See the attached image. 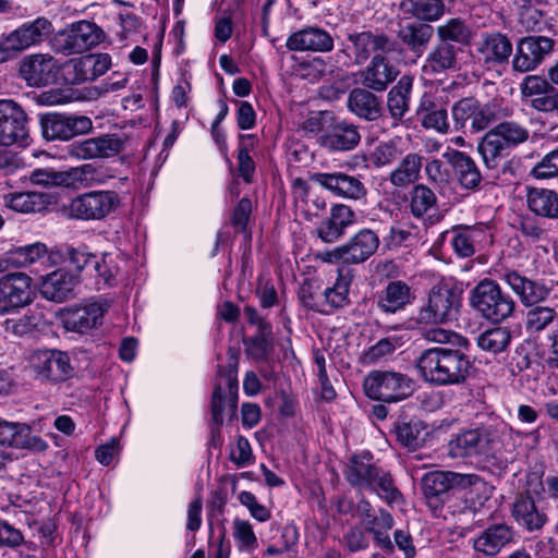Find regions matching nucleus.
<instances>
[{"label": "nucleus", "instance_id": "51", "mask_svg": "<svg viewBox=\"0 0 558 558\" xmlns=\"http://www.w3.org/2000/svg\"><path fill=\"white\" fill-rule=\"evenodd\" d=\"M438 40L441 43H450L454 45H469L472 39V29L460 17H452L440 24L436 28Z\"/></svg>", "mask_w": 558, "mask_h": 558}, {"label": "nucleus", "instance_id": "41", "mask_svg": "<svg viewBox=\"0 0 558 558\" xmlns=\"http://www.w3.org/2000/svg\"><path fill=\"white\" fill-rule=\"evenodd\" d=\"M448 162L453 168V171L462 187L466 190L478 189L482 174L475 161L464 151L451 150L445 154Z\"/></svg>", "mask_w": 558, "mask_h": 558}, {"label": "nucleus", "instance_id": "38", "mask_svg": "<svg viewBox=\"0 0 558 558\" xmlns=\"http://www.w3.org/2000/svg\"><path fill=\"white\" fill-rule=\"evenodd\" d=\"M53 203L48 193L14 192L3 196L4 206L20 214H44Z\"/></svg>", "mask_w": 558, "mask_h": 558}, {"label": "nucleus", "instance_id": "53", "mask_svg": "<svg viewBox=\"0 0 558 558\" xmlns=\"http://www.w3.org/2000/svg\"><path fill=\"white\" fill-rule=\"evenodd\" d=\"M351 284V276L349 274L338 272V277L332 287L325 289V304L330 310L342 308L349 304V288Z\"/></svg>", "mask_w": 558, "mask_h": 558}, {"label": "nucleus", "instance_id": "31", "mask_svg": "<svg viewBox=\"0 0 558 558\" xmlns=\"http://www.w3.org/2000/svg\"><path fill=\"white\" fill-rule=\"evenodd\" d=\"M77 277L66 269H57L43 277L39 291L44 299L62 303L74 298Z\"/></svg>", "mask_w": 558, "mask_h": 558}, {"label": "nucleus", "instance_id": "46", "mask_svg": "<svg viewBox=\"0 0 558 558\" xmlns=\"http://www.w3.org/2000/svg\"><path fill=\"white\" fill-rule=\"evenodd\" d=\"M527 208L538 217L558 219V192L531 187L526 194Z\"/></svg>", "mask_w": 558, "mask_h": 558}, {"label": "nucleus", "instance_id": "55", "mask_svg": "<svg viewBox=\"0 0 558 558\" xmlns=\"http://www.w3.org/2000/svg\"><path fill=\"white\" fill-rule=\"evenodd\" d=\"M511 341V332L507 327L488 329L477 337V345L487 352L499 353L505 351Z\"/></svg>", "mask_w": 558, "mask_h": 558}, {"label": "nucleus", "instance_id": "17", "mask_svg": "<svg viewBox=\"0 0 558 558\" xmlns=\"http://www.w3.org/2000/svg\"><path fill=\"white\" fill-rule=\"evenodd\" d=\"M554 39L530 35L519 39L512 59V70L519 73L534 71L554 50Z\"/></svg>", "mask_w": 558, "mask_h": 558}, {"label": "nucleus", "instance_id": "57", "mask_svg": "<svg viewBox=\"0 0 558 558\" xmlns=\"http://www.w3.org/2000/svg\"><path fill=\"white\" fill-rule=\"evenodd\" d=\"M64 78L71 85H80L93 81L90 62L87 56L71 59L64 64Z\"/></svg>", "mask_w": 558, "mask_h": 558}, {"label": "nucleus", "instance_id": "23", "mask_svg": "<svg viewBox=\"0 0 558 558\" xmlns=\"http://www.w3.org/2000/svg\"><path fill=\"white\" fill-rule=\"evenodd\" d=\"M0 445L36 452H43L48 448V444L41 437L32 434L28 424L4 418H0Z\"/></svg>", "mask_w": 558, "mask_h": 558}, {"label": "nucleus", "instance_id": "16", "mask_svg": "<svg viewBox=\"0 0 558 558\" xmlns=\"http://www.w3.org/2000/svg\"><path fill=\"white\" fill-rule=\"evenodd\" d=\"M31 367L41 381L64 383L74 376L69 355L59 350H38L31 356Z\"/></svg>", "mask_w": 558, "mask_h": 558}, {"label": "nucleus", "instance_id": "8", "mask_svg": "<svg viewBox=\"0 0 558 558\" xmlns=\"http://www.w3.org/2000/svg\"><path fill=\"white\" fill-rule=\"evenodd\" d=\"M52 32V23L44 16L25 22L8 34L0 35V63L16 58L32 46L38 45Z\"/></svg>", "mask_w": 558, "mask_h": 558}, {"label": "nucleus", "instance_id": "36", "mask_svg": "<svg viewBox=\"0 0 558 558\" xmlns=\"http://www.w3.org/2000/svg\"><path fill=\"white\" fill-rule=\"evenodd\" d=\"M372 454L352 456L344 470L345 480L353 487L368 490L381 468L372 463Z\"/></svg>", "mask_w": 558, "mask_h": 558}, {"label": "nucleus", "instance_id": "3", "mask_svg": "<svg viewBox=\"0 0 558 558\" xmlns=\"http://www.w3.org/2000/svg\"><path fill=\"white\" fill-rule=\"evenodd\" d=\"M402 48L398 40L381 29H362L348 34V44L339 51L351 64L362 65L372 58L399 54Z\"/></svg>", "mask_w": 558, "mask_h": 558}, {"label": "nucleus", "instance_id": "42", "mask_svg": "<svg viewBox=\"0 0 558 558\" xmlns=\"http://www.w3.org/2000/svg\"><path fill=\"white\" fill-rule=\"evenodd\" d=\"M413 298L408 283L401 280L390 281L379 293L377 306L385 313L395 314L411 304Z\"/></svg>", "mask_w": 558, "mask_h": 558}, {"label": "nucleus", "instance_id": "50", "mask_svg": "<svg viewBox=\"0 0 558 558\" xmlns=\"http://www.w3.org/2000/svg\"><path fill=\"white\" fill-rule=\"evenodd\" d=\"M558 320L556 307L536 304L530 306L524 317V328L530 335H538Z\"/></svg>", "mask_w": 558, "mask_h": 558}, {"label": "nucleus", "instance_id": "22", "mask_svg": "<svg viewBox=\"0 0 558 558\" xmlns=\"http://www.w3.org/2000/svg\"><path fill=\"white\" fill-rule=\"evenodd\" d=\"M311 180L342 198L362 201L367 195V187L361 178L344 172H316Z\"/></svg>", "mask_w": 558, "mask_h": 558}, {"label": "nucleus", "instance_id": "62", "mask_svg": "<svg viewBox=\"0 0 558 558\" xmlns=\"http://www.w3.org/2000/svg\"><path fill=\"white\" fill-rule=\"evenodd\" d=\"M531 174L538 180L558 177V148L546 154L542 160L533 167Z\"/></svg>", "mask_w": 558, "mask_h": 558}, {"label": "nucleus", "instance_id": "27", "mask_svg": "<svg viewBox=\"0 0 558 558\" xmlns=\"http://www.w3.org/2000/svg\"><path fill=\"white\" fill-rule=\"evenodd\" d=\"M502 278L525 307L544 302L550 293L544 282L532 280L517 270H506Z\"/></svg>", "mask_w": 558, "mask_h": 558}, {"label": "nucleus", "instance_id": "21", "mask_svg": "<svg viewBox=\"0 0 558 558\" xmlns=\"http://www.w3.org/2000/svg\"><path fill=\"white\" fill-rule=\"evenodd\" d=\"M462 53L463 49L460 46L438 40L424 59L423 75L434 78L460 70V56Z\"/></svg>", "mask_w": 558, "mask_h": 558}, {"label": "nucleus", "instance_id": "15", "mask_svg": "<svg viewBox=\"0 0 558 558\" xmlns=\"http://www.w3.org/2000/svg\"><path fill=\"white\" fill-rule=\"evenodd\" d=\"M40 128L47 141H69L93 130L86 116L50 112L40 117Z\"/></svg>", "mask_w": 558, "mask_h": 558}, {"label": "nucleus", "instance_id": "29", "mask_svg": "<svg viewBox=\"0 0 558 558\" xmlns=\"http://www.w3.org/2000/svg\"><path fill=\"white\" fill-rule=\"evenodd\" d=\"M398 68L390 62L389 57L372 58L368 64L361 70L360 80L364 87L373 92H384L398 77Z\"/></svg>", "mask_w": 558, "mask_h": 558}, {"label": "nucleus", "instance_id": "61", "mask_svg": "<svg viewBox=\"0 0 558 558\" xmlns=\"http://www.w3.org/2000/svg\"><path fill=\"white\" fill-rule=\"evenodd\" d=\"M251 138V135H240L239 148H238V171L239 175L246 182L250 183L253 180L255 172V162L248 154V147L245 144V140Z\"/></svg>", "mask_w": 558, "mask_h": 558}, {"label": "nucleus", "instance_id": "19", "mask_svg": "<svg viewBox=\"0 0 558 558\" xmlns=\"http://www.w3.org/2000/svg\"><path fill=\"white\" fill-rule=\"evenodd\" d=\"M61 65L50 53H32L19 62V75L29 87H43L52 84Z\"/></svg>", "mask_w": 558, "mask_h": 558}, {"label": "nucleus", "instance_id": "24", "mask_svg": "<svg viewBox=\"0 0 558 558\" xmlns=\"http://www.w3.org/2000/svg\"><path fill=\"white\" fill-rule=\"evenodd\" d=\"M106 311V304L102 302H90L68 308L61 316L62 325L68 331L83 335L101 325Z\"/></svg>", "mask_w": 558, "mask_h": 558}, {"label": "nucleus", "instance_id": "56", "mask_svg": "<svg viewBox=\"0 0 558 558\" xmlns=\"http://www.w3.org/2000/svg\"><path fill=\"white\" fill-rule=\"evenodd\" d=\"M232 535L240 551L253 553L258 547L257 537L247 520L235 518L232 522Z\"/></svg>", "mask_w": 558, "mask_h": 558}, {"label": "nucleus", "instance_id": "13", "mask_svg": "<svg viewBox=\"0 0 558 558\" xmlns=\"http://www.w3.org/2000/svg\"><path fill=\"white\" fill-rule=\"evenodd\" d=\"M29 119L25 109L13 99H0V145L26 146Z\"/></svg>", "mask_w": 558, "mask_h": 558}, {"label": "nucleus", "instance_id": "18", "mask_svg": "<svg viewBox=\"0 0 558 558\" xmlns=\"http://www.w3.org/2000/svg\"><path fill=\"white\" fill-rule=\"evenodd\" d=\"M448 235H451L450 242L454 253L462 258L473 256L492 242V233L485 223L454 226L441 232L439 240L445 241Z\"/></svg>", "mask_w": 558, "mask_h": 558}, {"label": "nucleus", "instance_id": "20", "mask_svg": "<svg viewBox=\"0 0 558 558\" xmlns=\"http://www.w3.org/2000/svg\"><path fill=\"white\" fill-rule=\"evenodd\" d=\"M32 278L24 272H11L0 278V311L10 312L33 302Z\"/></svg>", "mask_w": 558, "mask_h": 558}, {"label": "nucleus", "instance_id": "25", "mask_svg": "<svg viewBox=\"0 0 558 558\" xmlns=\"http://www.w3.org/2000/svg\"><path fill=\"white\" fill-rule=\"evenodd\" d=\"M416 114L424 129L434 130L440 134L449 133L447 104L442 97L424 93L416 109Z\"/></svg>", "mask_w": 558, "mask_h": 558}, {"label": "nucleus", "instance_id": "40", "mask_svg": "<svg viewBox=\"0 0 558 558\" xmlns=\"http://www.w3.org/2000/svg\"><path fill=\"white\" fill-rule=\"evenodd\" d=\"M434 35L432 25L422 22H411L398 32V38L408 50L416 57H422L426 51Z\"/></svg>", "mask_w": 558, "mask_h": 558}, {"label": "nucleus", "instance_id": "45", "mask_svg": "<svg viewBox=\"0 0 558 558\" xmlns=\"http://www.w3.org/2000/svg\"><path fill=\"white\" fill-rule=\"evenodd\" d=\"M412 88L413 77L403 75L387 95L388 111L397 122H401L410 109Z\"/></svg>", "mask_w": 558, "mask_h": 558}, {"label": "nucleus", "instance_id": "64", "mask_svg": "<svg viewBox=\"0 0 558 558\" xmlns=\"http://www.w3.org/2000/svg\"><path fill=\"white\" fill-rule=\"evenodd\" d=\"M551 88V82L539 75H526L520 84V90L523 97H533L550 93Z\"/></svg>", "mask_w": 558, "mask_h": 558}, {"label": "nucleus", "instance_id": "63", "mask_svg": "<svg viewBox=\"0 0 558 558\" xmlns=\"http://www.w3.org/2000/svg\"><path fill=\"white\" fill-rule=\"evenodd\" d=\"M68 262L75 270L86 271L89 276L92 268L99 267L97 256L81 248H70Z\"/></svg>", "mask_w": 558, "mask_h": 558}, {"label": "nucleus", "instance_id": "35", "mask_svg": "<svg viewBox=\"0 0 558 558\" xmlns=\"http://www.w3.org/2000/svg\"><path fill=\"white\" fill-rule=\"evenodd\" d=\"M350 112L365 121H376L383 114L381 100L366 87L353 88L347 99Z\"/></svg>", "mask_w": 558, "mask_h": 558}, {"label": "nucleus", "instance_id": "54", "mask_svg": "<svg viewBox=\"0 0 558 558\" xmlns=\"http://www.w3.org/2000/svg\"><path fill=\"white\" fill-rule=\"evenodd\" d=\"M368 490L375 493L389 506L399 505L403 501V496L395 485L391 474L384 469L380 470Z\"/></svg>", "mask_w": 558, "mask_h": 558}, {"label": "nucleus", "instance_id": "5", "mask_svg": "<svg viewBox=\"0 0 558 558\" xmlns=\"http://www.w3.org/2000/svg\"><path fill=\"white\" fill-rule=\"evenodd\" d=\"M470 305L483 318L501 323L513 314L517 303L496 281L483 279L470 291Z\"/></svg>", "mask_w": 558, "mask_h": 558}, {"label": "nucleus", "instance_id": "32", "mask_svg": "<svg viewBox=\"0 0 558 558\" xmlns=\"http://www.w3.org/2000/svg\"><path fill=\"white\" fill-rule=\"evenodd\" d=\"M355 214L344 204H337L331 207L330 215L324 219L318 228V238L325 243H335L340 240L347 229L354 222Z\"/></svg>", "mask_w": 558, "mask_h": 558}, {"label": "nucleus", "instance_id": "4", "mask_svg": "<svg viewBox=\"0 0 558 558\" xmlns=\"http://www.w3.org/2000/svg\"><path fill=\"white\" fill-rule=\"evenodd\" d=\"M529 130L517 121H504L490 129L477 145L485 167L496 170L501 161L502 150L527 141Z\"/></svg>", "mask_w": 558, "mask_h": 558}, {"label": "nucleus", "instance_id": "39", "mask_svg": "<svg viewBox=\"0 0 558 558\" xmlns=\"http://www.w3.org/2000/svg\"><path fill=\"white\" fill-rule=\"evenodd\" d=\"M428 296L444 324L457 319L461 306V291L447 283H439L430 289Z\"/></svg>", "mask_w": 558, "mask_h": 558}, {"label": "nucleus", "instance_id": "14", "mask_svg": "<svg viewBox=\"0 0 558 558\" xmlns=\"http://www.w3.org/2000/svg\"><path fill=\"white\" fill-rule=\"evenodd\" d=\"M125 145L123 135L102 134L72 142L66 146V154L77 160L109 159L122 153Z\"/></svg>", "mask_w": 558, "mask_h": 558}, {"label": "nucleus", "instance_id": "58", "mask_svg": "<svg viewBox=\"0 0 558 558\" xmlns=\"http://www.w3.org/2000/svg\"><path fill=\"white\" fill-rule=\"evenodd\" d=\"M40 317L35 314H25L17 318H7L2 327L7 335L22 337L33 332L39 325Z\"/></svg>", "mask_w": 558, "mask_h": 558}, {"label": "nucleus", "instance_id": "28", "mask_svg": "<svg viewBox=\"0 0 558 558\" xmlns=\"http://www.w3.org/2000/svg\"><path fill=\"white\" fill-rule=\"evenodd\" d=\"M361 141L357 126L345 121L330 125L319 136V145L330 153L353 150Z\"/></svg>", "mask_w": 558, "mask_h": 558}, {"label": "nucleus", "instance_id": "30", "mask_svg": "<svg viewBox=\"0 0 558 558\" xmlns=\"http://www.w3.org/2000/svg\"><path fill=\"white\" fill-rule=\"evenodd\" d=\"M286 46L291 51L329 52L333 49L332 36L325 29L308 26L292 33Z\"/></svg>", "mask_w": 558, "mask_h": 558}, {"label": "nucleus", "instance_id": "59", "mask_svg": "<svg viewBox=\"0 0 558 558\" xmlns=\"http://www.w3.org/2000/svg\"><path fill=\"white\" fill-rule=\"evenodd\" d=\"M402 155L396 141H387L378 144L371 154L369 160L376 168L395 162Z\"/></svg>", "mask_w": 558, "mask_h": 558}, {"label": "nucleus", "instance_id": "9", "mask_svg": "<svg viewBox=\"0 0 558 558\" xmlns=\"http://www.w3.org/2000/svg\"><path fill=\"white\" fill-rule=\"evenodd\" d=\"M120 205V197L114 191H92L74 197L61 206V215L68 219L100 220Z\"/></svg>", "mask_w": 558, "mask_h": 558}, {"label": "nucleus", "instance_id": "37", "mask_svg": "<svg viewBox=\"0 0 558 558\" xmlns=\"http://www.w3.org/2000/svg\"><path fill=\"white\" fill-rule=\"evenodd\" d=\"M477 50L485 64L500 65L508 63L513 47L507 35L492 32L483 36Z\"/></svg>", "mask_w": 558, "mask_h": 558}, {"label": "nucleus", "instance_id": "2", "mask_svg": "<svg viewBox=\"0 0 558 558\" xmlns=\"http://www.w3.org/2000/svg\"><path fill=\"white\" fill-rule=\"evenodd\" d=\"M514 432L506 423L482 425L457 435L449 442V453L453 458L476 457L495 458L502 451L514 450Z\"/></svg>", "mask_w": 558, "mask_h": 558}, {"label": "nucleus", "instance_id": "49", "mask_svg": "<svg viewBox=\"0 0 558 558\" xmlns=\"http://www.w3.org/2000/svg\"><path fill=\"white\" fill-rule=\"evenodd\" d=\"M408 208L416 219H424L432 210L437 208L435 192L423 183H416L409 191Z\"/></svg>", "mask_w": 558, "mask_h": 558}, {"label": "nucleus", "instance_id": "26", "mask_svg": "<svg viewBox=\"0 0 558 558\" xmlns=\"http://www.w3.org/2000/svg\"><path fill=\"white\" fill-rule=\"evenodd\" d=\"M511 515L518 525L527 532L539 531L547 522V514L537 506L529 490L515 495Z\"/></svg>", "mask_w": 558, "mask_h": 558}, {"label": "nucleus", "instance_id": "44", "mask_svg": "<svg viewBox=\"0 0 558 558\" xmlns=\"http://www.w3.org/2000/svg\"><path fill=\"white\" fill-rule=\"evenodd\" d=\"M399 10L418 22H436L446 13L444 0H400Z\"/></svg>", "mask_w": 558, "mask_h": 558}, {"label": "nucleus", "instance_id": "34", "mask_svg": "<svg viewBox=\"0 0 558 558\" xmlns=\"http://www.w3.org/2000/svg\"><path fill=\"white\" fill-rule=\"evenodd\" d=\"M513 536L511 526L505 523H495L473 539V548L485 556H495L513 541Z\"/></svg>", "mask_w": 558, "mask_h": 558}, {"label": "nucleus", "instance_id": "10", "mask_svg": "<svg viewBox=\"0 0 558 558\" xmlns=\"http://www.w3.org/2000/svg\"><path fill=\"white\" fill-rule=\"evenodd\" d=\"M474 487L480 490L486 483L476 474H462L451 471H433L422 478V490L430 507L437 508L450 489Z\"/></svg>", "mask_w": 558, "mask_h": 558}, {"label": "nucleus", "instance_id": "48", "mask_svg": "<svg viewBox=\"0 0 558 558\" xmlns=\"http://www.w3.org/2000/svg\"><path fill=\"white\" fill-rule=\"evenodd\" d=\"M364 524L366 532L373 535L375 545L386 554H392L393 543L389 536V531L395 525L392 515L388 511L379 509L378 513L368 519Z\"/></svg>", "mask_w": 558, "mask_h": 558}, {"label": "nucleus", "instance_id": "6", "mask_svg": "<svg viewBox=\"0 0 558 558\" xmlns=\"http://www.w3.org/2000/svg\"><path fill=\"white\" fill-rule=\"evenodd\" d=\"M456 131L478 133L507 116L496 101L480 102L473 97L458 100L451 108Z\"/></svg>", "mask_w": 558, "mask_h": 558}, {"label": "nucleus", "instance_id": "1", "mask_svg": "<svg viewBox=\"0 0 558 558\" xmlns=\"http://www.w3.org/2000/svg\"><path fill=\"white\" fill-rule=\"evenodd\" d=\"M416 367L436 387L463 386L476 369L468 344L428 348L420 354Z\"/></svg>", "mask_w": 558, "mask_h": 558}, {"label": "nucleus", "instance_id": "43", "mask_svg": "<svg viewBox=\"0 0 558 558\" xmlns=\"http://www.w3.org/2000/svg\"><path fill=\"white\" fill-rule=\"evenodd\" d=\"M426 428V424L417 417L402 416L393 423L397 440L410 450H416L424 444Z\"/></svg>", "mask_w": 558, "mask_h": 558}, {"label": "nucleus", "instance_id": "7", "mask_svg": "<svg viewBox=\"0 0 558 558\" xmlns=\"http://www.w3.org/2000/svg\"><path fill=\"white\" fill-rule=\"evenodd\" d=\"M365 393L373 400L399 402L409 398L415 389L414 379L395 371H372L363 381Z\"/></svg>", "mask_w": 558, "mask_h": 558}, {"label": "nucleus", "instance_id": "33", "mask_svg": "<svg viewBox=\"0 0 558 558\" xmlns=\"http://www.w3.org/2000/svg\"><path fill=\"white\" fill-rule=\"evenodd\" d=\"M379 238L371 229H361L348 242L341 244L347 265H357L372 257L379 247Z\"/></svg>", "mask_w": 558, "mask_h": 558}, {"label": "nucleus", "instance_id": "52", "mask_svg": "<svg viewBox=\"0 0 558 558\" xmlns=\"http://www.w3.org/2000/svg\"><path fill=\"white\" fill-rule=\"evenodd\" d=\"M48 260V248L41 242L20 246L11 251L8 257V262L16 267H28L37 262L45 263Z\"/></svg>", "mask_w": 558, "mask_h": 558}, {"label": "nucleus", "instance_id": "11", "mask_svg": "<svg viewBox=\"0 0 558 558\" xmlns=\"http://www.w3.org/2000/svg\"><path fill=\"white\" fill-rule=\"evenodd\" d=\"M105 33L96 23L82 20L59 31L53 39L56 51L63 56L78 54L99 45Z\"/></svg>", "mask_w": 558, "mask_h": 558}, {"label": "nucleus", "instance_id": "47", "mask_svg": "<svg viewBox=\"0 0 558 558\" xmlns=\"http://www.w3.org/2000/svg\"><path fill=\"white\" fill-rule=\"evenodd\" d=\"M423 156L416 153L405 155L390 172L389 182L395 187H407L421 179Z\"/></svg>", "mask_w": 558, "mask_h": 558}, {"label": "nucleus", "instance_id": "60", "mask_svg": "<svg viewBox=\"0 0 558 558\" xmlns=\"http://www.w3.org/2000/svg\"><path fill=\"white\" fill-rule=\"evenodd\" d=\"M395 350L396 341L390 338H383L363 353L362 361L365 364H376L386 361L393 354Z\"/></svg>", "mask_w": 558, "mask_h": 558}, {"label": "nucleus", "instance_id": "12", "mask_svg": "<svg viewBox=\"0 0 558 558\" xmlns=\"http://www.w3.org/2000/svg\"><path fill=\"white\" fill-rule=\"evenodd\" d=\"M236 361L229 363L228 368L219 372V378L215 385L211 398V420L219 429L225 420V414L233 418L238 407V376Z\"/></svg>", "mask_w": 558, "mask_h": 558}]
</instances>
